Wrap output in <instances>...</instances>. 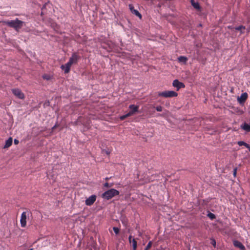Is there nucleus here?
I'll return each mask as SVG.
<instances>
[{"label": "nucleus", "instance_id": "c85d7f7f", "mask_svg": "<svg viewBox=\"0 0 250 250\" xmlns=\"http://www.w3.org/2000/svg\"><path fill=\"white\" fill-rule=\"evenodd\" d=\"M14 142L15 145H18L19 143V141L17 139H15Z\"/></svg>", "mask_w": 250, "mask_h": 250}, {"label": "nucleus", "instance_id": "bb28decb", "mask_svg": "<svg viewBox=\"0 0 250 250\" xmlns=\"http://www.w3.org/2000/svg\"><path fill=\"white\" fill-rule=\"evenodd\" d=\"M237 173V168H235L233 171V174L234 177L236 176Z\"/></svg>", "mask_w": 250, "mask_h": 250}, {"label": "nucleus", "instance_id": "2f4dec72", "mask_svg": "<svg viewBox=\"0 0 250 250\" xmlns=\"http://www.w3.org/2000/svg\"><path fill=\"white\" fill-rule=\"evenodd\" d=\"M105 180H109V178L107 177V178H105Z\"/></svg>", "mask_w": 250, "mask_h": 250}, {"label": "nucleus", "instance_id": "9d476101", "mask_svg": "<svg viewBox=\"0 0 250 250\" xmlns=\"http://www.w3.org/2000/svg\"><path fill=\"white\" fill-rule=\"evenodd\" d=\"M71 66L70 62H67L66 64L62 65L61 68L64 70V73L67 74L69 72Z\"/></svg>", "mask_w": 250, "mask_h": 250}, {"label": "nucleus", "instance_id": "20e7f679", "mask_svg": "<svg viewBox=\"0 0 250 250\" xmlns=\"http://www.w3.org/2000/svg\"><path fill=\"white\" fill-rule=\"evenodd\" d=\"M158 96L163 97L165 98H172L177 97L178 95L177 93L174 91H164L163 92H159L158 94Z\"/></svg>", "mask_w": 250, "mask_h": 250}, {"label": "nucleus", "instance_id": "2eb2a0df", "mask_svg": "<svg viewBox=\"0 0 250 250\" xmlns=\"http://www.w3.org/2000/svg\"><path fill=\"white\" fill-rule=\"evenodd\" d=\"M241 128L247 132H250V125L244 123L241 125Z\"/></svg>", "mask_w": 250, "mask_h": 250}, {"label": "nucleus", "instance_id": "6ab92c4d", "mask_svg": "<svg viewBox=\"0 0 250 250\" xmlns=\"http://www.w3.org/2000/svg\"><path fill=\"white\" fill-rule=\"evenodd\" d=\"M52 77H53L52 75H51L50 74H44L42 76V78L44 80H46L47 81L51 80L52 78Z\"/></svg>", "mask_w": 250, "mask_h": 250}, {"label": "nucleus", "instance_id": "f03ea898", "mask_svg": "<svg viewBox=\"0 0 250 250\" xmlns=\"http://www.w3.org/2000/svg\"><path fill=\"white\" fill-rule=\"evenodd\" d=\"M139 106L134 104H131L129 106L130 111L126 114L121 116L120 119L122 121L124 120L126 118L134 115L136 113L138 112Z\"/></svg>", "mask_w": 250, "mask_h": 250}, {"label": "nucleus", "instance_id": "f3484780", "mask_svg": "<svg viewBox=\"0 0 250 250\" xmlns=\"http://www.w3.org/2000/svg\"><path fill=\"white\" fill-rule=\"evenodd\" d=\"M178 60L180 62H183L186 64L188 60V58L185 56H181L178 57Z\"/></svg>", "mask_w": 250, "mask_h": 250}, {"label": "nucleus", "instance_id": "aec40b11", "mask_svg": "<svg viewBox=\"0 0 250 250\" xmlns=\"http://www.w3.org/2000/svg\"><path fill=\"white\" fill-rule=\"evenodd\" d=\"M237 144L239 146H245L246 147H249V145L246 143H245V142L244 141H238L237 142Z\"/></svg>", "mask_w": 250, "mask_h": 250}, {"label": "nucleus", "instance_id": "393cba45", "mask_svg": "<svg viewBox=\"0 0 250 250\" xmlns=\"http://www.w3.org/2000/svg\"><path fill=\"white\" fill-rule=\"evenodd\" d=\"M162 109H163V108L161 106L159 105V106H157L156 107V110L157 111H159V112H161L162 111Z\"/></svg>", "mask_w": 250, "mask_h": 250}, {"label": "nucleus", "instance_id": "39448f33", "mask_svg": "<svg viewBox=\"0 0 250 250\" xmlns=\"http://www.w3.org/2000/svg\"><path fill=\"white\" fill-rule=\"evenodd\" d=\"M30 213V211L26 210L21 213L20 219V223L21 227L24 228L26 226L27 219Z\"/></svg>", "mask_w": 250, "mask_h": 250}, {"label": "nucleus", "instance_id": "5701e85b", "mask_svg": "<svg viewBox=\"0 0 250 250\" xmlns=\"http://www.w3.org/2000/svg\"><path fill=\"white\" fill-rule=\"evenodd\" d=\"M235 30H238V31H241L242 29H245V26H244L243 25H241V26H239L238 27H236L235 28Z\"/></svg>", "mask_w": 250, "mask_h": 250}, {"label": "nucleus", "instance_id": "a878e982", "mask_svg": "<svg viewBox=\"0 0 250 250\" xmlns=\"http://www.w3.org/2000/svg\"><path fill=\"white\" fill-rule=\"evenodd\" d=\"M211 244L214 247H215L216 246V241L215 240V239H211Z\"/></svg>", "mask_w": 250, "mask_h": 250}, {"label": "nucleus", "instance_id": "4468645a", "mask_svg": "<svg viewBox=\"0 0 250 250\" xmlns=\"http://www.w3.org/2000/svg\"><path fill=\"white\" fill-rule=\"evenodd\" d=\"M130 243H132L133 250H136L137 247V243L135 239H132V236L130 235L128 237Z\"/></svg>", "mask_w": 250, "mask_h": 250}, {"label": "nucleus", "instance_id": "f8f14e48", "mask_svg": "<svg viewBox=\"0 0 250 250\" xmlns=\"http://www.w3.org/2000/svg\"><path fill=\"white\" fill-rule=\"evenodd\" d=\"M248 98V94L247 93H242L240 97H238L237 98L238 101L239 103L242 104L244 103Z\"/></svg>", "mask_w": 250, "mask_h": 250}, {"label": "nucleus", "instance_id": "ddd939ff", "mask_svg": "<svg viewBox=\"0 0 250 250\" xmlns=\"http://www.w3.org/2000/svg\"><path fill=\"white\" fill-rule=\"evenodd\" d=\"M233 244L235 247L239 248L240 250H246L245 246L239 241L234 240L233 242Z\"/></svg>", "mask_w": 250, "mask_h": 250}, {"label": "nucleus", "instance_id": "412c9836", "mask_svg": "<svg viewBox=\"0 0 250 250\" xmlns=\"http://www.w3.org/2000/svg\"><path fill=\"white\" fill-rule=\"evenodd\" d=\"M208 216L211 219V220H213L214 219V218H215V215L212 213H211V212H209V213H208Z\"/></svg>", "mask_w": 250, "mask_h": 250}, {"label": "nucleus", "instance_id": "cd10ccee", "mask_svg": "<svg viewBox=\"0 0 250 250\" xmlns=\"http://www.w3.org/2000/svg\"><path fill=\"white\" fill-rule=\"evenodd\" d=\"M104 187L106 188H110L111 187V186H109V184L108 183H105L104 184Z\"/></svg>", "mask_w": 250, "mask_h": 250}, {"label": "nucleus", "instance_id": "4be33fe9", "mask_svg": "<svg viewBox=\"0 0 250 250\" xmlns=\"http://www.w3.org/2000/svg\"><path fill=\"white\" fill-rule=\"evenodd\" d=\"M152 246V242L149 241L148 243L147 244L146 247L145 249V250H149V249Z\"/></svg>", "mask_w": 250, "mask_h": 250}, {"label": "nucleus", "instance_id": "473e14b6", "mask_svg": "<svg viewBox=\"0 0 250 250\" xmlns=\"http://www.w3.org/2000/svg\"><path fill=\"white\" fill-rule=\"evenodd\" d=\"M28 250H33V249H29Z\"/></svg>", "mask_w": 250, "mask_h": 250}, {"label": "nucleus", "instance_id": "7c9ffc66", "mask_svg": "<svg viewBox=\"0 0 250 250\" xmlns=\"http://www.w3.org/2000/svg\"><path fill=\"white\" fill-rule=\"evenodd\" d=\"M248 149H249V151H250V146L249 145V147H247Z\"/></svg>", "mask_w": 250, "mask_h": 250}, {"label": "nucleus", "instance_id": "dca6fc26", "mask_svg": "<svg viewBox=\"0 0 250 250\" xmlns=\"http://www.w3.org/2000/svg\"><path fill=\"white\" fill-rule=\"evenodd\" d=\"M13 139L12 137H10L5 142V144L3 146L4 148H8L10 147L12 144Z\"/></svg>", "mask_w": 250, "mask_h": 250}, {"label": "nucleus", "instance_id": "7ed1b4c3", "mask_svg": "<svg viewBox=\"0 0 250 250\" xmlns=\"http://www.w3.org/2000/svg\"><path fill=\"white\" fill-rule=\"evenodd\" d=\"M119 194V191L118 190L114 188H111L103 193L102 197L105 199L109 200Z\"/></svg>", "mask_w": 250, "mask_h": 250}, {"label": "nucleus", "instance_id": "423d86ee", "mask_svg": "<svg viewBox=\"0 0 250 250\" xmlns=\"http://www.w3.org/2000/svg\"><path fill=\"white\" fill-rule=\"evenodd\" d=\"M12 93L17 98L20 99H24V94L21 90L18 88H14L12 89Z\"/></svg>", "mask_w": 250, "mask_h": 250}, {"label": "nucleus", "instance_id": "9b49d317", "mask_svg": "<svg viewBox=\"0 0 250 250\" xmlns=\"http://www.w3.org/2000/svg\"><path fill=\"white\" fill-rule=\"evenodd\" d=\"M129 8L131 12V13L134 15H135L136 16L138 17L140 19H142V15L139 12V11L136 9H134V6L132 4H129Z\"/></svg>", "mask_w": 250, "mask_h": 250}, {"label": "nucleus", "instance_id": "c756f323", "mask_svg": "<svg viewBox=\"0 0 250 250\" xmlns=\"http://www.w3.org/2000/svg\"><path fill=\"white\" fill-rule=\"evenodd\" d=\"M57 125L56 124L52 128V130H53L55 128H56L57 127Z\"/></svg>", "mask_w": 250, "mask_h": 250}, {"label": "nucleus", "instance_id": "a211bd4d", "mask_svg": "<svg viewBox=\"0 0 250 250\" xmlns=\"http://www.w3.org/2000/svg\"><path fill=\"white\" fill-rule=\"evenodd\" d=\"M191 5L196 9L199 10L200 9V6L199 4L197 2H195L194 0H191Z\"/></svg>", "mask_w": 250, "mask_h": 250}, {"label": "nucleus", "instance_id": "6e6552de", "mask_svg": "<svg viewBox=\"0 0 250 250\" xmlns=\"http://www.w3.org/2000/svg\"><path fill=\"white\" fill-rule=\"evenodd\" d=\"M97 199V196L95 195H92L89 196L85 202L86 205L91 206L96 201Z\"/></svg>", "mask_w": 250, "mask_h": 250}, {"label": "nucleus", "instance_id": "f257e3e1", "mask_svg": "<svg viewBox=\"0 0 250 250\" xmlns=\"http://www.w3.org/2000/svg\"><path fill=\"white\" fill-rule=\"evenodd\" d=\"M5 24L8 26L13 28L16 31H19L23 26L24 22L16 18L15 20L5 21Z\"/></svg>", "mask_w": 250, "mask_h": 250}, {"label": "nucleus", "instance_id": "1a4fd4ad", "mask_svg": "<svg viewBox=\"0 0 250 250\" xmlns=\"http://www.w3.org/2000/svg\"><path fill=\"white\" fill-rule=\"evenodd\" d=\"M172 85L177 88V90H179L180 88L185 87V84L183 83L180 82L178 80L173 81Z\"/></svg>", "mask_w": 250, "mask_h": 250}, {"label": "nucleus", "instance_id": "0eeeda50", "mask_svg": "<svg viewBox=\"0 0 250 250\" xmlns=\"http://www.w3.org/2000/svg\"><path fill=\"white\" fill-rule=\"evenodd\" d=\"M80 56L76 52L73 53L72 54L71 57L70 58L68 62H70V64H76L78 62L79 59H80Z\"/></svg>", "mask_w": 250, "mask_h": 250}, {"label": "nucleus", "instance_id": "b1692460", "mask_svg": "<svg viewBox=\"0 0 250 250\" xmlns=\"http://www.w3.org/2000/svg\"><path fill=\"white\" fill-rule=\"evenodd\" d=\"M113 229L116 234H118L119 233V229L117 227H113Z\"/></svg>", "mask_w": 250, "mask_h": 250}]
</instances>
